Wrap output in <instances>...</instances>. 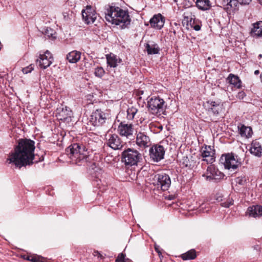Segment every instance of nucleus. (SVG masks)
<instances>
[{
	"mask_svg": "<svg viewBox=\"0 0 262 262\" xmlns=\"http://www.w3.org/2000/svg\"><path fill=\"white\" fill-rule=\"evenodd\" d=\"M81 53L79 51L74 50L69 53L67 55V59L70 63L77 62L80 59Z\"/></svg>",
	"mask_w": 262,
	"mask_h": 262,
	"instance_id": "obj_27",
	"label": "nucleus"
},
{
	"mask_svg": "<svg viewBox=\"0 0 262 262\" xmlns=\"http://www.w3.org/2000/svg\"><path fill=\"white\" fill-rule=\"evenodd\" d=\"M185 20H186L187 25H189L191 28H193L195 31L200 30L202 26V22L199 19H196L194 15L189 17V16H185Z\"/></svg>",
	"mask_w": 262,
	"mask_h": 262,
	"instance_id": "obj_20",
	"label": "nucleus"
},
{
	"mask_svg": "<svg viewBox=\"0 0 262 262\" xmlns=\"http://www.w3.org/2000/svg\"><path fill=\"white\" fill-rule=\"evenodd\" d=\"M253 28L251 30V36L253 37L262 36V21H258L253 24Z\"/></svg>",
	"mask_w": 262,
	"mask_h": 262,
	"instance_id": "obj_24",
	"label": "nucleus"
},
{
	"mask_svg": "<svg viewBox=\"0 0 262 262\" xmlns=\"http://www.w3.org/2000/svg\"><path fill=\"white\" fill-rule=\"evenodd\" d=\"M34 69V66L33 64H30L29 66L24 68L22 69V71L24 74H28L31 72Z\"/></svg>",
	"mask_w": 262,
	"mask_h": 262,
	"instance_id": "obj_36",
	"label": "nucleus"
},
{
	"mask_svg": "<svg viewBox=\"0 0 262 262\" xmlns=\"http://www.w3.org/2000/svg\"><path fill=\"white\" fill-rule=\"evenodd\" d=\"M66 154L70 159V162L77 165H81L87 161L88 152L85 146L81 143H76L66 149Z\"/></svg>",
	"mask_w": 262,
	"mask_h": 262,
	"instance_id": "obj_3",
	"label": "nucleus"
},
{
	"mask_svg": "<svg viewBox=\"0 0 262 262\" xmlns=\"http://www.w3.org/2000/svg\"><path fill=\"white\" fill-rule=\"evenodd\" d=\"M139 93L140 94L142 95L143 94V91H140Z\"/></svg>",
	"mask_w": 262,
	"mask_h": 262,
	"instance_id": "obj_50",
	"label": "nucleus"
},
{
	"mask_svg": "<svg viewBox=\"0 0 262 262\" xmlns=\"http://www.w3.org/2000/svg\"><path fill=\"white\" fill-rule=\"evenodd\" d=\"M123 262H132V261L128 258H125Z\"/></svg>",
	"mask_w": 262,
	"mask_h": 262,
	"instance_id": "obj_47",
	"label": "nucleus"
},
{
	"mask_svg": "<svg viewBox=\"0 0 262 262\" xmlns=\"http://www.w3.org/2000/svg\"><path fill=\"white\" fill-rule=\"evenodd\" d=\"M249 151L251 154L256 157L262 156V146L259 141L255 140L252 141Z\"/></svg>",
	"mask_w": 262,
	"mask_h": 262,
	"instance_id": "obj_22",
	"label": "nucleus"
},
{
	"mask_svg": "<svg viewBox=\"0 0 262 262\" xmlns=\"http://www.w3.org/2000/svg\"><path fill=\"white\" fill-rule=\"evenodd\" d=\"M82 19L87 25L93 24L97 18L95 10L91 6H87L85 9L81 11Z\"/></svg>",
	"mask_w": 262,
	"mask_h": 262,
	"instance_id": "obj_12",
	"label": "nucleus"
},
{
	"mask_svg": "<svg viewBox=\"0 0 262 262\" xmlns=\"http://www.w3.org/2000/svg\"><path fill=\"white\" fill-rule=\"evenodd\" d=\"M246 96V94L244 91H241L238 93L236 97L239 99H243Z\"/></svg>",
	"mask_w": 262,
	"mask_h": 262,
	"instance_id": "obj_41",
	"label": "nucleus"
},
{
	"mask_svg": "<svg viewBox=\"0 0 262 262\" xmlns=\"http://www.w3.org/2000/svg\"><path fill=\"white\" fill-rule=\"evenodd\" d=\"M155 185L157 188H160L163 191L168 189L171 185V180L169 176L166 173H159L155 177Z\"/></svg>",
	"mask_w": 262,
	"mask_h": 262,
	"instance_id": "obj_10",
	"label": "nucleus"
},
{
	"mask_svg": "<svg viewBox=\"0 0 262 262\" xmlns=\"http://www.w3.org/2000/svg\"><path fill=\"white\" fill-rule=\"evenodd\" d=\"M101 182V180L98 178H95L92 181L93 185L97 187H100Z\"/></svg>",
	"mask_w": 262,
	"mask_h": 262,
	"instance_id": "obj_39",
	"label": "nucleus"
},
{
	"mask_svg": "<svg viewBox=\"0 0 262 262\" xmlns=\"http://www.w3.org/2000/svg\"><path fill=\"white\" fill-rule=\"evenodd\" d=\"M232 8L235 9L238 4H239L238 0H231Z\"/></svg>",
	"mask_w": 262,
	"mask_h": 262,
	"instance_id": "obj_44",
	"label": "nucleus"
},
{
	"mask_svg": "<svg viewBox=\"0 0 262 262\" xmlns=\"http://www.w3.org/2000/svg\"><path fill=\"white\" fill-rule=\"evenodd\" d=\"M94 255L95 256H97L98 258H99L100 259H103V256H102V254H101L98 251H95L94 252Z\"/></svg>",
	"mask_w": 262,
	"mask_h": 262,
	"instance_id": "obj_45",
	"label": "nucleus"
},
{
	"mask_svg": "<svg viewBox=\"0 0 262 262\" xmlns=\"http://www.w3.org/2000/svg\"><path fill=\"white\" fill-rule=\"evenodd\" d=\"M108 146L114 150L120 149L123 147L121 140L118 135H111L107 143Z\"/></svg>",
	"mask_w": 262,
	"mask_h": 262,
	"instance_id": "obj_19",
	"label": "nucleus"
},
{
	"mask_svg": "<svg viewBox=\"0 0 262 262\" xmlns=\"http://www.w3.org/2000/svg\"><path fill=\"white\" fill-rule=\"evenodd\" d=\"M232 204H233V203H232V202L231 201L225 202H224V203L221 204L222 206L226 207V208L229 207Z\"/></svg>",
	"mask_w": 262,
	"mask_h": 262,
	"instance_id": "obj_43",
	"label": "nucleus"
},
{
	"mask_svg": "<svg viewBox=\"0 0 262 262\" xmlns=\"http://www.w3.org/2000/svg\"><path fill=\"white\" fill-rule=\"evenodd\" d=\"M145 48L148 54H157L159 53L160 50L157 43H154L151 45L149 43H146L145 45Z\"/></svg>",
	"mask_w": 262,
	"mask_h": 262,
	"instance_id": "obj_29",
	"label": "nucleus"
},
{
	"mask_svg": "<svg viewBox=\"0 0 262 262\" xmlns=\"http://www.w3.org/2000/svg\"><path fill=\"white\" fill-rule=\"evenodd\" d=\"M165 20V17L159 13L150 18L149 23L151 27L160 30L163 27Z\"/></svg>",
	"mask_w": 262,
	"mask_h": 262,
	"instance_id": "obj_18",
	"label": "nucleus"
},
{
	"mask_svg": "<svg viewBox=\"0 0 262 262\" xmlns=\"http://www.w3.org/2000/svg\"><path fill=\"white\" fill-rule=\"evenodd\" d=\"M53 61V57L51 53L47 50L44 54H40L39 58L36 60L37 64L42 69L49 67Z\"/></svg>",
	"mask_w": 262,
	"mask_h": 262,
	"instance_id": "obj_13",
	"label": "nucleus"
},
{
	"mask_svg": "<svg viewBox=\"0 0 262 262\" xmlns=\"http://www.w3.org/2000/svg\"><path fill=\"white\" fill-rule=\"evenodd\" d=\"M231 2V0H222V5L223 8L226 11L229 10V3Z\"/></svg>",
	"mask_w": 262,
	"mask_h": 262,
	"instance_id": "obj_37",
	"label": "nucleus"
},
{
	"mask_svg": "<svg viewBox=\"0 0 262 262\" xmlns=\"http://www.w3.org/2000/svg\"><path fill=\"white\" fill-rule=\"evenodd\" d=\"M217 200H218V201H222V200L221 199H219V198H217Z\"/></svg>",
	"mask_w": 262,
	"mask_h": 262,
	"instance_id": "obj_53",
	"label": "nucleus"
},
{
	"mask_svg": "<svg viewBox=\"0 0 262 262\" xmlns=\"http://www.w3.org/2000/svg\"><path fill=\"white\" fill-rule=\"evenodd\" d=\"M142 160V154L134 148H128L121 154V161L128 168L133 166H137Z\"/></svg>",
	"mask_w": 262,
	"mask_h": 262,
	"instance_id": "obj_4",
	"label": "nucleus"
},
{
	"mask_svg": "<svg viewBox=\"0 0 262 262\" xmlns=\"http://www.w3.org/2000/svg\"><path fill=\"white\" fill-rule=\"evenodd\" d=\"M204 106L208 112L211 113L214 115H219L222 110L220 103L214 101H206Z\"/></svg>",
	"mask_w": 262,
	"mask_h": 262,
	"instance_id": "obj_17",
	"label": "nucleus"
},
{
	"mask_svg": "<svg viewBox=\"0 0 262 262\" xmlns=\"http://www.w3.org/2000/svg\"><path fill=\"white\" fill-rule=\"evenodd\" d=\"M196 6L199 9L205 11L210 8L211 3L209 0H196Z\"/></svg>",
	"mask_w": 262,
	"mask_h": 262,
	"instance_id": "obj_28",
	"label": "nucleus"
},
{
	"mask_svg": "<svg viewBox=\"0 0 262 262\" xmlns=\"http://www.w3.org/2000/svg\"><path fill=\"white\" fill-rule=\"evenodd\" d=\"M220 160L223 163L225 168L228 169L235 170L241 165V162L238 161L237 156H235L232 152L222 155Z\"/></svg>",
	"mask_w": 262,
	"mask_h": 262,
	"instance_id": "obj_6",
	"label": "nucleus"
},
{
	"mask_svg": "<svg viewBox=\"0 0 262 262\" xmlns=\"http://www.w3.org/2000/svg\"><path fill=\"white\" fill-rule=\"evenodd\" d=\"M149 111L154 115L163 114L167 107V104L163 99L159 96L152 97L147 102Z\"/></svg>",
	"mask_w": 262,
	"mask_h": 262,
	"instance_id": "obj_5",
	"label": "nucleus"
},
{
	"mask_svg": "<svg viewBox=\"0 0 262 262\" xmlns=\"http://www.w3.org/2000/svg\"><path fill=\"white\" fill-rule=\"evenodd\" d=\"M125 254L123 253L119 254L115 260V262H123L125 258Z\"/></svg>",
	"mask_w": 262,
	"mask_h": 262,
	"instance_id": "obj_38",
	"label": "nucleus"
},
{
	"mask_svg": "<svg viewBox=\"0 0 262 262\" xmlns=\"http://www.w3.org/2000/svg\"><path fill=\"white\" fill-rule=\"evenodd\" d=\"M136 142L137 145L141 148H146L150 145L149 137L144 132H137Z\"/></svg>",
	"mask_w": 262,
	"mask_h": 262,
	"instance_id": "obj_14",
	"label": "nucleus"
},
{
	"mask_svg": "<svg viewBox=\"0 0 262 262\" xmlns=\"http://www.w3.org/2000/svg\"><path fill=\"white\" fill-rule=\"evenodd\" d=\"M104 10L105 18L108 23L120 25L121 29L127 28L130 26L132 19L127 9L124 10L112 3L105 6Z\"/></svg>",
	"mask_w": 262,
	"mask_h": 262,
	"instance_id": "obj_2",
	"label": "nucleus"
},
{
	"mask_svg": "<svg viewBox=\"0 0 262 262\" xmlns=\"http://www.w3.org/2000/svg\"><path fill=\"white\" fill-rule=\"evenodd\" d=\"M202 176L207 181L217 182L223 179L225 175L222 172L216 168L214 165H210L207 167L206 172Z\"/></svg>",
	"mask_w": 262,
	"mask_h": 262,
	"instance_id": "obj_7",
	"label": "nucleus"
},
{
	"mask_svg": "<svg viewBox=\"0 0 262 262\" xmlns=\"http://www.w3.org/2000/svg\"><path fill=\"white\" fill-rule=\"evenodd\" d=\"M226 80L230 84L238 89H240L242 87V82L237 75L231 73L226 78Z\"/></svg>",
	"mask_w": 262,
	"mask_h": 262,
	"instance_id": "obj_23",
	"label": "nucleus"
},
{
	"mask_svg": "<svg viewBox=\"0 0 262 262\" xmlns=\"http://www.w3.org/2000/svg\"><path fill=\"white\" fill-rule=\"evenodd\" d=\"M73 113L72 110L66 106L61 105L56 110L55 116L57 119L69 123L72 120Z\"/></svg>",
	"mask_w": 262,
	"mask_h": 262,
	"instance_id": "obj_11",
	"label": "nucleus"
},
{
	"mask_svg": "<svg viewBox=\"0 0 262 262\" xmlns=\"http://www.w3.org/2000/svg\"><path fill=\"white\" fill-rule=\"evenodd\" d=\"M261 56H262L261 54H259V57H261Z\"/></svg>",
	"mask_w": 262,
	"mask_h": 262,
	"instance_id": "obj_54",
	"label": "nucleus"
},
{
	"mask_svg": "<svg viewBox=\"0 0 262 262\" xmlns=\"http://www.w3.org/2000/svg\"><path fill=\"white\" fill-rule=\"evenodd\" d=\"M155 248V251L158 253L159 255L160 256V255L162 254V253L159 249V246H156Z\"/></svg>",
	"mask_w": 262,
	"mask_h": 262,
	"instance_id": "obj_46",
	"label": "nucleus"
},
{
	"mask_svg": "<svg viewBox=\"0 0 262 262\" xmlns=\"http://www.w3.org/2000/svg\"><path fill=\"white\" fill-rule=\"evenodd\" d=\"M259 2L260 4L262 5V0H259Z\"/></svg>",
	"mask_w": 262,
	"mask_h": 262,
	"instance_id": "obj_52",
	"label": "nucleus"
},
{
	"mask_svg": "<svg viewBox=\"0 0 262 262\" xmlns=\"http://www.w3.org/2000/svg\"><path fill=\"white\" fill-rule=\"evenodd\" d=\"M107 64L110 67L115 68L118 66V63L122 62V59L117 58V56L113 53H110L106 55Z\"/></svg>",
	"mask_w": 262,
	"mask_h": 262,
	"instance_id": "obj_25",
	"label": "nucleus"
},
{
	"mask_svg": "<svg viewBox=\"0 0 262 262\" xmlns=\"http://www.w3.org/2000/svg\"><path fill=\"white\" fill-rule=\"evenodd\" d=\"M107 117V114L100 109H97L92 113L90 122L94 126H100L106 122Z\"/></svg>",
	"mask_w": 262,
	"mask_h": 262,
	"instance_id": "obj_8",
	"label": "nucleus"
},
{
	"mask_svg": "<svg viewBox=\"0 0 262 262\" xmlns=\"http://www.w3.org/2000/svg\"><path fill=\"white\" fill-rule=\"evenodd\" d=\"M94 74L96 77L101 78L104 75L105 71L102 67H97L95 70Z\"/></svg>",
	"mask_w": 262,
	"mask_h": 262,
	"instance_id": "obj_32",
	"label": "nucleus"
},
{
	"mask_svg": "<svg viewBox=\"0 0 262 262\" xmlns=\"http://www.w3.org/2000/svg\"><path fill=\"white\" fill-rule=\"evenodd\" d=\"M252 0H238L239 4L242 5H249Z\"/></svg>",
	"mask_w": 262,
	"mask_h": 262,
	"instance_id": "obj_42",
	"label": "nucleus"
},
{
	"mask_svg": "<svg viewBox=\"0 0 262 262\" xmlns=\"http://www.w3.org/2000/svg\"><path fill=\"white\" fill-rule=\"evenodd\" d=\"M44 34L49 37L56 38L54 35L55 34V31L51 28L47 27L44 31Z\"/></svg>",
	"mask_w": 262,
	"mask_h": 262,
	"instance_id": "obj_35",
	"label": "nucleus"
},
{
	"mask_svg": "<svg viewBox=\"0 0 262 262\" xmlns=\"http://www.w3.org/2000/svg\"><path fill=\"white\" fill-rule=\"evenodd\" d=\"M118 130L121 136L129 138L130 136H133L134 128L132 124L121 122L118 126Z\"/></svg>",
	"mask_w": 262,
	"mask_h": 262,
	"instance_id": "obj_15",
	"label": "nucleus"
},
{
	"mask_svg": "<svg viewBox=\"0 0 262 262\" xmlns=\"http://www.w3.org/2000/svg\"><path fill=\"white\" fill-rule=\"evenodd\" d=\"M165 152V148L162 145L155 144L150 148L149 155L151 161L158 162L164 159Z\"/></svg>",
	"mask_w": 262,
	"mask_h": 262,
	"instance_id": "obj_9",
	"label": "nucleus"
},
{
	"mask_svg": "<svg viewBox=\"0 0 262 262\" xmlns=\"http://www.w3.org/2000/svg\"><path fill=\"white\" fill-rule=\"evenodd\" d=\"M28 259L32 262H43L42 259L39 257H32L31 259L29 257Z\"/></svg>",
	"mask_w": 262,
	"mask_h": 262,
	"instance_id": "obj_40",
	"label": "nucleus"
},
{
	"mask_svg": "<svg viewBox=\"0 0 262 262\" xmlns=\"http://www.w3.org/2000/svg\"><path fill=\"white\" fill-rule=\"evenodd\" d=\"M35 142L30 139H20L13 152L9 156L7 161L13 163L19 169L22 167L32 165L35 163L42 161L44 156L34 154Z\"/></svg>",
	"mask_w": 262,
	"mask_h": 262,
	"instance_id": "obj_1",
	"label": "nucleus"
},
{
	"mask_svg": "<svg viewBox=\"0 0 262 262\" xmlns=\"http://www.w3.org/2000/svg\"><path fill=\"white\" fill-rule=\"evenodd\" d=\"M196 257V254L194 249H191L181 255V257L184 260L194 259Z\"/></svg>",
	"mask_w": 262,
	"mask_h": 262,
	"instance_id": "obj_30",
	"label": "nucleus"
},
{
	"mask_svg": "<svg viewBox=\"0 0 262 262\" xmlns=\"http://www.w3.org/2000/svg\"><path fill=\"white\" fill-rule=\"evenodd\" d=\"M259 73V70H257L254 71V74L255 75H258Z\"/></svg>",
	"mask_w": 262,
	"mask_h": 262,
	"instance_id": "obj_49",
	"label": "nucleus"
},
{
	"mask_svg": "<svg viewBox=\"0 0 262 262\" xmlns=\"http://www.w3.org/2000/svg\"><path fill=\"white\" fill-rule=\"evenodd\" d=\"M239 134L242 137L249 138L251 137L252 130L251 127L246 126L244 124H239L238 126Z\"/></svg>",
	"mask_w": 262,
	"mask_h": 262,
	"instance_id": "obj_26",
	"label": "nucleus"
},
{
	"mask_svg": "<svg viewBox=\"0 0 262 262\" xmlns=\"http://www.w3.org/2000/svg\"><path fill=\"white\" fill-rule=\"evenodd\" d=\"M260 78L261 81L262 82V72L260 74Z\"/></svg>",
	"mask_w": 262,
	"mask_h": 262,
	"instance_id": "obj_51",
	"label": "nucleus"
},
{
	"mask_svg": "<svg viewBox=\"0 0 262 262\" xmlns=\"http://www.w3.org/2000/svg\"><path fill=\"white\" fill-rule=\"evenodd\" d=\"M235 181L237 184L244 186L247 183V178L245 176H242L236 178Z\"/></svg>",
	"mask_w": 262,
	"mask_h": 262,
	"instance_id": "obj_34",
	"label": "nucleus"
},
{
	"mask_svg": "<svg viewBox=\"0 0 262 262\" xmlns=\"http://www.w3.org/2000/svg\"><path fill=\"white\" fill-rule=\"evenodd\" d=\"M181 162L183 165V167H188L189 168H192V164L189 159L187 157H183Z\"/></svg>",
	"mask_w": 262,
	"mask_h": 262,
	"instance_id": "obj_33",
	"label": "nucleus"
},
{
	"mask_svg": "<svg viewBox=\"0 0 262 262\" xmlns=\"http://www.w3.org/2000/svg\"><path fill=\"white\" fill-rule=\"evenodd\" d=\"M215 150L212 149L211 146L205 145L202 152V156L204 158L203 161L207 164H212L215 161Z\"/></svg>",
	"mask_w": 262,
	"mask_h": 262,
	"instance_id": "obj_16",
	"label": "nucleus"
},
{
	"mask_svg": "<svg viewBox=\"0 0 262 262\" xmlns=\"http://www.w3.org/2000/svg\"><path fill=\"white\" fill-rule=\"evenodd\" d=\"M246 214L249 216L257 217L262 215V206L252 205L248 208Z\"/></svg>",
	"mask_w": 262,
	"mask_h": 262,
	"instance_id": "obj_21",
	"label": "nucleus"
},
{
	"mask_svg": "<svg viewBox=\"0 0 262 262\" xmlns=\"http://www.w3.org/2000/svg\"><path fill=\"white\" fill-rule=\"evenodd\" d=\"M137 112V109L134 107L128 108L127 110V118L128 120L134 119L135 115Z\"/></svg>",
	"mask_w": 262,
	"mask_h": 262,
	"instance_id": "obj_31",
	"label": "nucleus"
},
{
	"mask_svg": "<svg viewBox=\"0 0 262 262\" xmlns=\"http://www.w3.org/2000/svg\"><path fill=\"white\" fill-rule=\"evenodd\" d=\"M228 4H229V10H230L232 9V5L231 2L229 3Z\"/></svg>",
	"mask_w": 262,
	"mask_h": 262,
	"instance_id": "obj_48",
	"label": "nucleus"
}]
</instances>
